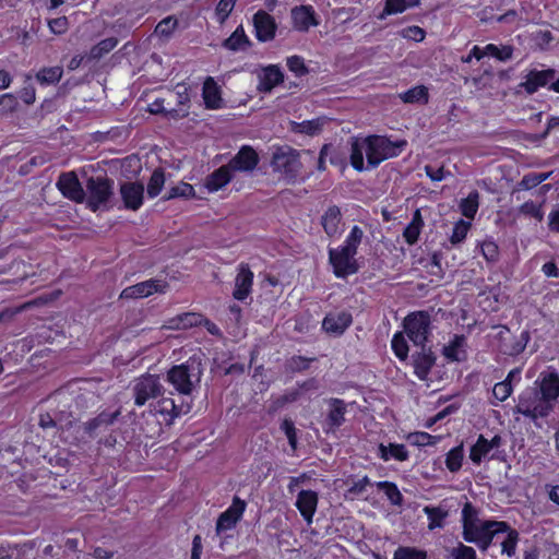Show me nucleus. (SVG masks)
Wrapping results in <instances>:
<instances>
[{
	"mask_svg": "<svg viewBox=\"0 0 559 559\" xmlns=\"http://www.w3.org/2000/svg\"><path fill=\"white\" fill-rule=\"evenodd\" d=\"M392 348L395 355L401 359L405 360L408 356V346L403 333H396L392 340Z\"/></svg>",
	"mask_w": 559,
	"mask_h": 559,
	"instance_id": "nucleus-48",
	"label": "nucleus"
},
{
	"mask_svg": "<svg viewBox=\"0 0 559 559\" xmlns=\"http://www.w3.org/2000/svg\"><path fill=\"white\" fill-rule=\"evenodd\" d=\"M120 194L124 206L129 210L136 211L143 203L144 187L138 182H124L120 187Z\"/></svg>",
	"mask_w": 559,
	"mask_h": 559,
	"instance_id": "nucleus-14",
	"label": "nucleus"
},
{
	"mask_svg": "<svg viewBox=\"0 0 559 559\" xmlns=\"http://www.w3.org/2000/svg\"><path fill=\"white\" fill-rule=\"evenodd\" d=\"M156 414L169 416L168 421H171L175 417L179 416L181 409L175 404L174 400L165 397L159 400L153 409Z\"/></svg>",
	"mask_w": 559,
	"mask_h": 559,
	"instance_id": "nucleus-35",
	"label": "nucleus"
},
{
	"mask_svg": "<svg viewBox=\"0 0 559 559\" xmlns=\"http://www.w3.org/2000/svg\"><path fill=\"white\" fill-rule=\"evenodd\" d=\"M520 213L532 216L536 218L538 222H542L544 217L543 212L540 210V205H537L532 201L522 204L520 207Z\"/></svg>",
	"mask_w": 559,
	"mask_h": 559,
	"instance_id": "nucleus-58",
	"label": "nucleus"
},
{
	"mask_svg": "<svg viewBox=\"0 0 559 559\" xmlns=\"http://www.w3.org/2000/svg\"><path fill=\"white\" fill-rule=\"evenodd\" d=\"M57 187L66 198L72 201L82 202L85 198V192L73 171L62 174L58 179Z\"/></svg>",
	"mask_w": 559,
	"mask_h": 559,
	"instance_id": "nucleus-10",
	"label": "nucleus"
},
{
	"mask_svg": "<svg viewBox=\"0 0 559 559\" xmlns=\"http://www.w3.org/2000/svg\"><path fill=\"white\" fill-rule=\"evenodd\" d=\"M430 319L427 313L418 312L407 316L404 320V330L415 346L423 347L427 342Z\"/></svg>",
	"mask_w": 559,
	"mask_h": 559,
	"instance_id": "nucleus-6",
	"label": "nucleus"
},
{
	"mask_svg": "<svg viewBox=\"0 0 559 559\" xmlns=\"http://www.w3.org/2000/svg\"><path fill=\"white\" fill-rule=\"evenodd\" d=\"M424 512L429 519L428 528L430 531L443 526V520L448 516V511L440 507H425Z\"/></svg>",
	"mask_w": 559,
	"mask_h": 559,
	"instance_id": "nucleus-34",
	"label": "nucleus"
},
{
	"mask_svg": "<svg viewBox=\"0 0 559 559\" xmlns=\"http://www.w3.org/2000/svg\"><path fill=\"white\" fill-rule=\"evenodd\" d=\"M283 81V73L276 66H269L259 73L258 90L261 92H271L274 86Z\"/></svg>",
	"mask_w": 559,
	"mask_h": 559,
	"instance_id": "nucleus-21",
	"label": "nucleus"
},
{
	"mask_svg": "<svg viewBox=\"0 0 559 559\" xmlns=\"http://www.w3.org/2000/svg\"><path fill=\"white\" fill-rule=\"evenodd\" d=\"M408 439L415 445L425 447L435 444L439 438L431 436L428 432H415L411 433Z\"/></svg>",
	"mask_w": 559,
	"mask_h": 559,
	"instance_id": "nucleus-53",
	"label": "nucleus"
},
{
	"mask_svg": "<svg viewBox=\"0 0 559 559\" xmlns=\"http://www.w3.org/2000/svg\"><path fill=\"white\" fill-rule=\"evenodd\" d=\"M194 189L190 183L180 182L178 186L173 187L167 194L164 197V200H171L175 198H189L193 197Z\"/></svg>",
	"mask_w": 559,
	"mask_h": 559,
	"instance_id": "nucleus-46",
	"label": "nucleus"
},
{
	"mask_svg": "<svg viewBox=\"0 0 559 559\" xmlns=\"http://www.w3.org/2000/svg\"><path fill=\"white\" fill-rule=\"evenodd\" d=\"M555 76V72L552 70H543V71H531L526 81L523 83L524 88L527 93H535L538 87L545 86L548 82H550Z\"/></svg>",
	"mask_w": 559,
	"mask_h": 559,
	"instance_id": "nucleus-23",
	"label": "nucleus"
},
{
	"mask_svg": "<svg viewBox=\"0 0 559 559\" xmlns=\"http://www.w3.org/2000/svg\"><path fill=\"white\" fill-rule=\"evenodd\" d=\"M271 165L275 171L281 173L292 181L297 178L302 168L299 153L289 146L276 148L273 153Z\"/></svg>",
	"mask_w": 559,
	"mask_h": 559,
	"instance_id": "nucleus-3",
	"label": "nucleus"
},
{
	"mask_svg": "<svg viewBox=\"0 0 559 559\" xmlns=\"http://www.w3.org/2000/svg\"><path fill=\"white\" fill-rule=\"evenodd\" d=\"M17 107V100L12 94L0 96V114H11Z\"/></svg>",
	"mask_w": 559,
	"mask_h": 559,
	"instance_id": "nucleus-59",
	"label": "nucleus"
},
{
	"mask_svg": "<svg viewBox=\"0 0 559 559\" xmlns=\"http://www.w3.org/2000/svg\"><path fill=\"white\" fill-rule=\"evenodd\" d=\"M537 391L549 404L554 405V402L559 396V376L557 373H549L544 377Z\"/></svg>",
	"mask_w": 559,
	"mask_h": 559,
	"instance_id": "nucleus-25",
	"label": "nucleus"
},
{
	"mask_svg": "<svg viewBox=\"0 0 559 559\" xmlns=\"http://www.w3.org/2000/svg\"><path fill=\"white\" fill-rule=\"evenodd\" d=\"M287 67L290 71L295 72L297 75H304L307 73V68L304 63L302 58L298 56H293L287 59Z\"/></svg>",
	"mask_w": 559,
	"mask_h": 559,
	"instance_id": "nucleus-63",
	"label": "nucleus"
},
{
	"mask_svg": "<svg viewBox=\"0 0 559 559\" xmlns=\"http://www.w3.org/2000/svg\"><path fill=\"white\" fill-rule=\"evenodd\" d=\"M451 556L453 559H476L475 550L469 546L463 545L462 543L451 550Z\"/></svg>",
	"mask_w": 559,
	"mask_h": 559,
	"instance_id": "nucleus-56",
	"label": "nucleus"
},
{
	"mask_svg": "<svg viewBox=\"0 0 559 559\" xmlns=\"http://www.w3.org/2000/svg\"><path fill=\"white\" fill-rule=\"evenodd\" d=\"M484 258L489 261H496L499 257L498 246L493 241H484L480 246Z\"/></svg>",
	"mask_w": 559,
	"mask_h": 559,
	"instance_id": "nucleus-60",
	"label": "nucleus"
},
{
	"mask_svg": "<svg viewBox=\"0 0 559 559\" xmlns=\"http://www.w3.org/2000/svg\"><path fill=\"white\" fill-rule=\"evenodd\" d=\"M423 225L424 223L420 211L416 210L413 215L412 222L406 226L403 234L408 245H414L418 240Z\"/></svg>",
	"mask_w": 559,
	"mask_h": 559,
	"instance_id": "nucleus-31",
	"label": "nucleus"
},
{
	"mask_svg": "<svg viewBox=\"0 0 559 559\" xmlns=\"http://www.w3.org/2000/svg\"><path fill=\"white\" fill-rule=\"evenodd\" d=\"M465 338L464 336L456 335L453 341L444 346V356L452 361H461L465 359Z\"/></svg>",
	"mask_w": 559,
	"mask_h": 559,
	"instance_id": "nucleus-28",
	"label": "nucleus"
},
{
	"mask_svg": "<svg viewBox=\"0 0 559 559\" xmlns=\"http://www.w3.org/2000/svg\"><path fill=\"white\" fill-rule=\"evenodd\" d=\"M462 460H463L462 449L461 448H454L447 455V461H445L447 467L451 472H456L462 466Z\"/></svg>",
	"mask_w": 559,
	"mask_h": 559,
	"instance_id": "nucleus-52",
	"label": "nucleus"
},
{
	"mask_svg": "<svg viewBox=\"0 0 559 559\" xmlns=\"http://www.w3.org/2000/svg\"><path fill=\"white\" fill-rule=\"evenodd\" d=\"M330 413L328 415V424L331 427H340L344 421L345 403L342 400L333 399L330 401Z\"/></svg>",
	"mask_w": 559,
	"mask_h": 559,
	"instance_id": "nucleus-32",
	"label": "nucleus"
},
{
	"mask_svg": "<svg viewBox=\"0 0 559 559\" xmlns=\"http://www.w3.org/2000/svg\"><path fill=\"white\" fill-rule=\"evenodd\" d=\"M282 429L284 430L288 442L293 450H296L297 447V436H296V428L294 426V423L289 419H285L282 423Z\"/></svg>",
	"mask_w": 559,
	"mask_h": 559,
	"instance_id": "nucleus-62",
	"label": "nucleus"
},
{
	"mask_svg": "<svg viewBox=\"0 0 559 559\" xmlns=\"http://www.w3.org/2000/svg\"><path fill=\"white\" fill-rule=\"evenodd\" d=\"M508 530V524L506 522H497V521H485L483 522V530L479 533L478 539L476 542L477 546L486 551L492 539L498 537L501 533H504Z\"/></svg>",
	"mask_w": 559,
	"mask_h": 559,
	"instance_id": "nucleus-17",
	"label": "nucleus"
},
{
	"mask_svg": "<svg viewBox=\"0 0 559 559\" xmlns=\"http://www.w3.org/2000/svg\"><path fill=\"white\" fill-rule=\"evenodd\" d=\"M259 163L257 152L248 145L242 146L239 152L227 164L231 171H251Z\"/></svg>",
	"mask_w": 559,
	"mask_h": 559,
	"instance_id": "nucleus-11",
	"label": "nucleus"
},
{
	"mask_svg": "<svg viewBox=\"0 0 559 559\" xmlns=\"http://www.w3.org/2000/svg\"><path fill=\"white\" fill-rule=\"evenodd\" d=\"M433 364L435 356L429 348H426V346L420 347V352L414 356L415 373L421 380L427 378Z\"/></svg>",
	"mask_w": 559,
	"mask_h": 559,
	"instance_id": "nucleus-22",
	"label": "nucleus"
},
{
	"mask_svg": "<svg viewBox=\"0 0 559 559\" xmlns=\"http://www.w3.org/2000/svg\"><path fill=\"white\" fill-rule=\"evenodd\" d=\"M248 45L249 40L242 27H237L236 31L223 43L225 48L233 51L246 49Z\"/></svg>",
	"mask_w": 559,
	"mask_h": 559,
	"instance_id": "nucleus-33",
	"label": "nucleus"
},
{
	"mask_svg": "<svg viewBox=\"0 0 559 559\" xmlns=\"http://www.w3.org/2000/svg\"><path fill=\"white\" fill-rule=\"evenodd\" d=\"M479 194L477 191L471 192L467 198L460 203L462 214L467 218H474L479 206Z\"/></svg>",
	"mask_w": 559,
	"mask_h": 559,
	"instance_id": "nucleus-37",
	"label": "nucleus"
},
{
	"mask_svg": "<svg viewBox=\"0 0 559 559\" xmlns=\"http://www.w3.org/2000/svg\"><path fill=\"white\" fill-rule=\"evenodd\" d=\"M406 141L392 142L380 135L353 138L350 143V164L357 171L365 169L364 156L368 167L374 168L385 159L397 156L405 147Z\"/></svg>",
	"mask_w": 559,
	"mask_h": 559,
	"instance_id": "nucleus-1",
	"label": "nucleus"
},
{
	"mask_svg": "<svg viewBox=\"0 0 559 559\" xmlns=\"http://www.w3.org/2000/svg\"><path fill=\"white\" fill-rule=\"evenodd\" d=\"M314 360L313 358H306L302 356H294L288 360V368L292 371H302L309 367V364Z\"/></svg>",
	"mask_w": 559,
	"mask_h": 559,
	"instance_id": "nucleus-61",
	"label": "nucleus"
},
{
	"mask_svg": "<svg viewBox=\"0 0 559 559\" xmlns=\"http://www.w3.org/2000/svg\"><path fill=\"white\" fill-rule=\"evenodd\" d=\"M120 409H117L112 413L102 412L97 417L86 421L84 424V430L93 436L97 429L107 428L115 423V420L120 416Z\"/></svg>",
	"mask_w": 559,
	"mask_h": 559,
	"instance_id": "nucleus-24",
	"label": "nucleus"
},
{
	"mask_svg": "<svg viewBox=\"0 0 559 559\" xmlns=\"http://www.w3.org/2000/svg\"><path fill=\"white\" fill-rule=\"evenodd\" d=\"M202 374L201 362L195 358L186 364L174 366L167 372V381L180 393L189 395Z\"/></svg>",
	"mask_w": 559,
	"mask_h": 559,
	"instance_id": "nucleus-2",
	"label": "nucleus"
},
{
	"mask_svg": "<svg viewBox=\"0 0 559 559\" xmlns=\"http://www.w3.org/2000/svg\"><path fill=\"white\" fill-rule=\"evenodd\" d=\"M516 370H511L506 380L497 383L493 386L492 394L493 396L500 401H506L512 393L511 378L514 376Z\"/></svg>",
	"mask_w": 559,
	"mask_h": 559,
	"instance_id": "nucleus-41",
	"label": "nucleus"
},
{
	"mask_svg": "<svg viewBox=\"0 0 559 559\" xmlns=\"http://www.w3.org/2000/svg\"><path fill=\"white\" fill-rule=\"evenodd\" d=\"M368 485H370V480L367 476H365L361 479L353 483L347 489L345 496L347 498L349 497L350 499H354V497L361 495Z\"/></svg>",
	"mask_w": 559,
	"mask_h": 559,
	"instance_id": "nucleus-57",
	"label": "nucleus"
},
{
	"mask_svg": "<svg viewBox=\"0 0 559 559\" xmlns=\"http://www.w3.org/2000/svg\"><path fill=\"white\" fill-rule=\"evenodd\" d=\"M165 183V175L162 169L153 171L147 183V194L150 198H155L159 194Z\"/></svg>",
	"mask_w": 559,
	"mask_h": 559,
	"instance_id": "nucleus-43",
	"label": "nucleus"
},
{
	"mask_svg": "<svg viewBox=\"0 0 559 559\" xmlns=\"http://www.w3.org/2000/svg\"><path fill=\"white\" fill-rule=\"evenodd\" d=\"M379 455L384 461H389L391 457L397 461H405L408 457L405 447L396 443H390L388 447L381 443L379 445Z\"/></svg>",
	"mask_w": 559,
	"mask_h": 559,
	"instance_id": "nucleus-30",
	"label": "nucleus"
},
{
	"mask_svg": "<svg viewBox=\"0 0 559 559\" xmlns=\"http://www.w3.org/2000/svg\"><path fill=\"white\" fill-rule=\"evenodd\" d=\"M393 559H426V552L411 547H400L395 550Z\"/></svg>",
	"mask_w": 559,
	"mask_h": 559,
	"instance_id": "nucleus-51",
	"label": "nucleus"
},
{
	"mask_svg": "<svg viewBox=\"0 0 559 559\" xmlns=\"http://www.w3.org/2000/svg\"><path fill=\"white\" fill-rule=\"evenodd\" d=\"M400 98L404 103H408V104H414V103H419V102L427 103L428 102V91L425 86H415V87L400 94Z\"/></svg>",
	"mask_w": 559,
	"mask_h": 559,
	"instance_id": "nucleus-38",
	"label": "nucleus"
},
{
	"mask_svg": "<svg viewBox=\"0 0 559 559\" xmlns=\"http://www.w3.org/2000/svg\"><path fill=\"white\" fill-rule=\"evenodd\" d=\"M418 4L419 0H386L385 8L380 17L382 19L385 14L402 13L406 9L417 7Z\"/></svg>",
	"mask_w": 559,
	"mask_h": 559,
	"instance_id": "nucleus-36",
	"label": "nucleus"
},
{
	"mask_svg": "<svg viewBox=\"0 0 559 559\" xmlns=\"http://www.w3.org/2000/svg\"><path fill=\"white\" fill-rule=\"evenodd\" d=\"M378 488L384 490L385 495L388 496L389 500L396 506H400L403 501V497L397 489V487L389 481H380L377 484Z\"/></svg>",
	"mask_w": 559,
	"mask_h": 559,
	"instance_id": "nucleus-47",
	"label": "nucleus"
},
{
	"mask_svg": "<svg viewBox=\"0 0 559 559\" xmlns=\"http://www.w3.org/2000/svg\"><path fill=\"white\" fill-rule=\"evenodd\" d=\"M167 284L158 280H148L124 288L120 297L123 299L144 298L153 293H164Z\"/></svg>",
	"mask_w": 559,
	"mask_h": 559,
	"instance_id": "nucleus-9",
	"label": "nucleus"
},
{
	"mask_svg": "<svg viewBox=\"0 0 559 559\" xmlns=\"http://www.w3.org/2000/svg\"><path fill=\"white\" fill-rule=\"evenodd\" d=\"M62 73L61 67L45 68L36 74V79L43 84H53L60 81Z\"/></svg>",
	"mask_w": 559,
	"mask_h": 559,
	"instance_id": "nucleus-42",
	"label": "nucleus"
},
{
	"mask_svg": "<svg viewBox=\"0 0 559 559\" xmlns=\"http://www.w3.org/2000/svg\"><path fill=\"white\" fill-rule=\"evenodd\" d=\"M321 225L325 234L333 237L341 233L342 213L338 206H330L321 217Z\"/></svg>",
	"mask_w": 559,
	"mask_h": 559,
	"instance_id": "nucleus-19",
	"label": "nucleus"
},
{
	"mask_svg": "<svg viewBox=\"0 0 559 559\" xmlns=\"http://www.w3.org/2000/svg\"><path fill=\"white\" fill-rule=\"evenodd\" d=\"M29 306H31L29 302H25L20 307L5 308L4 310L0 311V324L11 323L17 313L27 309Z\"/></svg>",
	"mask_w": 559,
	"mask_h": 559,
	"instance_id": "nucleus-55",
	"label": "nucleus"
},
{
	"mask_svg": "<svg viewBox=\"0 0 559 559\" xmlns=\"http://www.w3.org/2000/svg\"><path fill=\"white\" fill-rule=\"evenodd\" d=\"M503 534H506V537L501 542L502 554H506L509 557H511L515 552L519 534L515 530H511L509 526Z\"/></svg>",
	"mask_w": 559,
	"mask_h": 559,
	"instance_id": "nucleus-45",
	"label": "nucleus"
},
{
	"mask_svg": "<svg viewBox=\"0 0 559 559\" xmlns=\"http://www.w3.org/2000/svg\"><path fill=\"white\" fill-rule=\"evenodd\" d=\"M118 44L117 38L108 37L92 47L90 51L91 59H100L104 55L111 51Z\"/></svg>",
	"mask_w": 559,
	"mask_h": 559,
	"instance_id": "nucleus-40",
	"label": "nucleus"
},
{
	"mask_svg": "<svg viewBox=\"0 0 559 559\" xmlns=\"http://www.w3.org/2000/svg\"><path fill=\"white\" fill-rule=\"evenodd\" d=\"M355 249H349L343 246L341 249H331L329 252L330 263L334 269V274L337 277H345L354 274L358 270Z\"/></svg>",
	"mask_w": 559,
	"mask_h": 559,
	"instance_id": "nucleus-7",
	"label": "nucleus"
},
{
	"mask_svg": "<svg viewBox=\"0 0 559 559\" xmlns=\"http://www.w3.org/2000/svg\"><path fill=\"white\" fill-rule=\"evenodd\" d=\"M294 27L300 32H307L310 26H317L319 22L316 19L311 7L301 5L292 10Z\"/></svg>",
	"mask_w": 559,
	"mask_h": 559,
	"instance_id": "nucleus-18",
	"label": "nucleus"
},
{
	"mask_svg": "<svg viewBox=\"0 0 559 559\" xmlns=\"http://www.w3.org/2000/svg\"><path fill=\"white\" fill-rule=\"evenodd\" d=\"M483 530V523H476V524H465L463 525V536L464 539L468 543H475L478 539L479 533H481Z\"/></svg>",
	"mask_w": 559,
	"mask_h": 559,
	"instance_id": "nucleus-54",
	"label": "nucleus"
},
{
	"mask_svg": "<svg viewBox=\"0 0 559 559\" xmlns=\"http://www.w3.org/2000/svg\"><path fill=\"white\" fill-rule=\"evenodd\" d=\"M552 409V404H549L537 390H531L524 393L518 405L515 412L532 419L546 417Z\"/></svg>",
	"mask_w": 559,
	"mask_h": 559,
	"instance_id": "nucleus-4",
	"label": "nucleus"
},
{
	"mask_svg": "<svg viewBox=\"0 0 559 559\" xmlns=\"http://www.w3.org/2000/svg\"><path fill=\"white\" fill-rule=\"evenodd\" d=\"M462 521H463V525L468 524V523H471V524L478 523L477 512H476L475 508L472 506V503H469V502H466L463 507Z\"/></svg>",
	"mask_w": 559,
	"mask_h": 559,
	"instance_id": "nucleus-64",
	"label": "nucleus"
},
{
	"mask_svg": "<svg viewBox=\"0 0 559 559\" xmlns=\"http://www.w3.org/2000/svg\"><path fill=\"white\" fill-rule=\"evenodd\" d=\"M295 504L305 521L311 524L318 506V493L313 490H301Z\"/></svg>",
	"mask_w": 559,
	"mask_h": 559,
	"instance_id": "nucleus-16",
	"label": "nucleus"
},
{
	"mask_svg": "<svg viewBox=\"0 0 559 559\" xmlns=\"http://www.w3.org/2000/svg\"><path fill=\"white\" fill-rule=\"evenodd\" d=\"M352 323V316L347 312L328 314L323 322V329L333 334H342Z\"/></svg>",
	"mask_w": 559,
	"mask_h": 559,
	"instance_id": "nucleus-20",
	"label": "nucleus"
},
{
	"mask_svg": "<svg viewBox=\"0 0 559 559\" xmlns=\"http://www.w3.org/2000/svg\"><path fill=\"white\" fill-rule=\"evenodd\" d=\"M231 180V169L228 165L219 167L206 179L205 187L209 191H218Z\"/></svg>",
	"mask_w": 559,
	"mask_h": 559,
	"instance_id": "nucleus-26",
	"label": "nucleus"
},
{
	"mask_svg": "<svg viewBox=\"0 0 559 559\" xmlns=\"http://www.w3.org/2000/svg\"><path fill=\"white\" fill-rule=\"evenodd\" d=\"M133 393L134 403L143 406L150 399H155L163 393V385L157 376L146 374L135 380Z\"/></svg>",
	"mask_w": 559,
	"mask_h": 559,
	"instance_id": "nucleus-8",
	"label": "nucleus"
},
{
	"mask_svg": "<svg viewBox=\"0 0 559 559\" xmlns=\"http://www.w3.org/2000/svg\"><path fill=\"white\" fill-rule=\"evenodd\" d=\"M469 227H471L469 223H467L463 219L459 221L453 227V231H452L450 241L453 245L462 242L465 239Z\"/></svg>",
	"mask_w": 559,
	"mask_h": 559,
	"instance_id": "nucleus-50",
	"label": "nucleus"
},
{
	"mask_svg": "<svg viewBox=\"0 0 559 559\" xmlns=\"http://www.w3.org/2000/svg\"><path fill=\"white\" fill-rule=\"evenodd\" d=\"M253 273L248 264L241 263L235 278V289L233 293L234 298L237 300L246 299L251 293Z\"/></svg>",
	"mask_w": 559,
	"mask_h": 559,
	"instance_id": "nucleus-15",
	"label": "nucleus"
},
{
	"mask_svg": "<svg viewBox=\"0 0 559 559\" xmlns=\"http://www.w3.org/2000/svg\"><path fill=\"white\" fill-rule=\"evenodd\" d=\"M326 120L324 118H317L313 120H307L302 122H293L292 129L297 133L317 135L322 131V128Z\"/></svg>",
	"mask_w": 559,
	"mask_h": 559,
	"instance_id": "nucleus-29",
	"label": "nucleus"
},
{
	"mask_svg": "<svg viewBox=\"0 0 559 559\" xmlns=\"http://www.w3.org/2000/svg\"><path fill=\"white\" fill-rule=\"evenodd\" d=\"M203 99L205 106L211 109L221 107L222 98L219 88L213 78L209 76L203 84Z\"/></svg>",
	"mask_w": 559,
	"mask_h": 559,
	"instance_id": "nucleus-27",
	"label": "nucleus"
},
{
	"mask_svg": "<svg viewBox=\"0 0 559 559\" xmlns=\"http://www.w3.org/2000/svg\"><path fill=\"white\" fill-rule=\"evenodd\" d=\"M253 25L259 40L267 41L274 38L276 24L274 19L265 11L260 10L254 14Z\"/></svg>",
	"mask_w": 559,
	"mask_h": 559,
	"instance_id": "nucleus-13",
	"label": "nucleus"
},
{
	"mask_svg": "<svg viewBox=\"0 0 559 559\" xmlns=\"http://www.w3.org/2000/svg\"><path fill=\"white\" fill-rule=\"evenodd\" d=\"M512 47L511 46H502L498 47L493 44H488L484 49L483 53L485 56H492L500 61H507L512 57Z\"/></svg>",
	"mask_w": 559,
	"mask_h": 559,
	"instance_id": "nucleus-44",
	"label": "nucleus"
},
{
	"mask_svg": "<svg viewBox=\"0 0 559 559\" xmlns=\"http://www.w3.org/2000/svg\"><path fill=\"white\" fill-rule=\"evenodd\" d=\"M245 501L240 500L238 497H235L233 500V504L225 512H223L217 520V533L233 528L236 525V523L240 520L245 511Z\"/></svg>",
	"mask_w": 559,
	"mask_h": 559,
	"instance_id": "nucleus-12",
	"label": "nucleus"
},
{
	"mask_svg": "<svg viewBox=\"0 0 559 559\" xmlns=\"http://www.w3.org/2000/svg\"><path fill=\"white\" fill-rule=\"evenodd\" d=\"M490 451L488 440L480 435L477 442L471 449L469 457L474 463L478 464Z\"/></svg>",
	"mask_w": 559,
	"mask_h": 559,
	"instance_id": "nucleus-39",
	"label": "nucleus"
},
{
	"mask_svg": "<svg viewBox=\"0 0 559 559\" xmlns=\"http://www.w3.org/2000/svg\"><path fill=\"white\" fill-rule=\"evenodd\" d=\"M178 25V21L173 16L163 19L155 27V34L169 37Z\"/></svg>",
	"mask_w": 559,
	"mask_h": 559,
	"instance_id": "nucleus-49",
	"label": "nucleus"
},
{
	"mask_svg": "<svg viewBox=\"0 0 559 559\" xmlns=\"http://www.w3.org/2000/svg\"><path fill=\"white\" fill-rule=\"evenodd\" d=\"M112 180L106 177H91L86 181L87 204L95 212L112 197Z\"/></svg>",
	"mask_w": 559,
	"mask_h": 559,
	"instance_id": "nucleus-5",
	"label": "nucleus"
}]
</instances>
